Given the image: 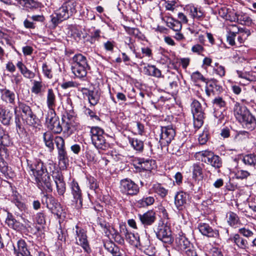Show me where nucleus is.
<instances>
[{
  "instance_id": "nucleus-1",
  "label": "nucleus",
  "mask_w": 256,
  "mask_h": 256,
  "mask_svg": "<svg viewBox=\"0 0 256 256\" xmlns=\"http://www.w3.org/2000/svg\"><path fill=\"white\" fill-rule=\"evenodd\" d=\"M30 175L33 176L35 183L42 192H52L51 180L44 164L40 160H36L28 165Z\"/></svg>"
},
{
  "instance_id": "nucleus-2",
  "label": "nucleus",
  "mask_w": 256,
  "mask_h": 256,
  "mask_svg": "<svg viewBox=\"0 0 256 256\" xmlns=\"http://www.w3.org/2000/svg\"><path fill=\"white\" fill-rule=\"evenodd\" d=\"M44 141L46 146H47L50 152H52L54 149V144L53 140L58 150V158L60 162L66 164V160H68L67 153L65 150L64 140L62 138L56 136L54 138V136L50 132H47L43 134Z\"/></svg>"
},
{
  "instance_id": "nucleus-3",
  "label": "nucleus",
  "mask_w": 256,
  "mask_h": 256,
  "mask_svg": "<svg viewBox=\"0 0 256 256\" xmlns=\"http://www.w3.org/2000/svg\"><path fill=\"white\" fill-rule=\"evenodd\" d=\"M233 110L236 118L243 126L250 130L256 127V120L246 106L236 102Z\"/></svg>"
},
{
  "instance_id": "nucleus-4",
  "label": "nucleus",
  "mask_w": 256,
  "mask_h": 256,
  "mask_svg": "<svg viewBox=\"0 0 256 256\" xmlns=\"http://www.w3.org/2000/svg\"><path fill=\"white\" fill-rule=\"evenodd\" d=\"M90 134L92 144L96 148L106 150L108 148L103 129L98 126L92 127Z\"/></svg>"
},
{
  "instance_id": "nucleus-5",
  "label": "nucleus",
  "mask_w": 256,
  "mask_h": 256,
  "mask_svg": "<svg viewBox=\"0 0 256 256\" xmlns=\"http://www.w3.org/2000/svg\"><path fill=\"white\" fill-rule=\"evenodd\" d=\"M191 109L194 118V126L195 128H199L202 126L205 118L204 110L200 103L196 100L191 104Z\"/></svg>"
},
{
  "instance_id": "nucleus-6",
  "label": "nucleus",
  "mask_w": 256,
  "mask_h": 256,
  "mask_svg": "<svg viewBox=\"0 0 256 256\" xmlns=\"http://www.w3.org/2000/svg\"><path fill=\"white\" fill-rule=\"evenodd\" d=\"M76 4L74 0H68L56 10V13L63 21L66 20L76 12Z\"/></svg>"
},
{
  "instance_id": "nucleus-7",
  "label": "nucleus",
  "mask_w": 256,
  "mask_h": 256,
  "mask_svg": "<svg viewBox=\"0 0 256 256\" xmlns=\"http://www.w3.org/2000/svg\"><path fill=\"white\" fill-rule=\"evenodd\" d=\"M46 120V126L54 133L60 134L62 132V128L55 110L48 111Z\"/></svg>"
},
{
  "instance_id": "nucleus-8",
  "label": "nucleus",
  "mask_w": 256,
  "mask_h": 256,
  "mask_svg": "<svg viewBox=\"0 0 256 256\" xmlns=\"http://www.w3.org/2000/svg\"><path fill=\"white\" fill-rule=\"evenodd\" d=\"M202 158V160L210 165L216 169H219L222 166V160L218 155L209 150H204L198 153Z\"/></svg>"
},
{
  "instance_id": "nucleus-9",
  "label": "nucleus",
  "mask_w": 256,
  "mask_h": 256,
  "mask_svg": "<svg viewBox=\"0 0 256 256\" xmlns=\"http://www.w3.org/2000/svg\"><path fill=\"white\" fill-rule=\"evenodd\" d=\"M160 134L159 143L161 148L168 146L174 139L176 132L174 130L171 126H164L161 128Z\"/></svg>"
},
{
  "instance_id": "nucleus-10",
  "label": "nucleus",
  "mask_w": 256,
  "mask_h": 256,
  "mask_svg": "<svg viewBox=\"0 0 256 256\" xmlns=\"http://www.w3.org/2000/svg\"><path fill=\"white\" fill-rule=\"evenodd\" d=\"M18 108L26 116V122L28 124L36 126V124H38L39 120L32 112L30 106L22 102H18V107H16L14 108L15 112H16Z\"/></svg>"
},
{
  "instance_id": "nucleus-11",
  "label": "nucleus",
  "mask_w": 256,
  "mask_h": 256,
  "mask_svg": "<svg viewBox=\"0 0 256 256\" xmlns=\"http://www.w3.org/2000/svg\"><path fill=\"white\" fill-rule=\"evenodd\" d=\"M120 189L122 193L126 195H136L139 192L138 186L129 178L120 180Z\"/></svg>"
},
{
  "instance_id": "nucleus-12",
  "label": "nucleus",
  "mask_w": 256,
  "mask_h": 256,
  "mask_svg": "<svg viewBox=\"0 0 256 256\" xmlns=\"http://www.w3.org/2000/svg\"><path fill=\"white\" fill-rule=\"evenodd\" d=\"M156 233L157 238L164 243L170 244L174 241L170 228L166 225H159Z\"/></svg>"
},
{
  "instance_id": "nucleus-13",
  "label": "nucleus",
  "mask_w": 256,
  "mask_h": 256,
  "mask_svg": "<svg viewBox=\"0 0 256 256\" xmlns=\"http://www.w3.org/2000/svg\"><path fill=\"white\" fill-rule=\"evenodd\" d=\"M76 244L81 246L86 252H89L90 250L87 240L86 231L78 225L76 226Z\"/></svg>"
},
{
  "instance_id": "nucleus-14",
  "label": "nucleus",
  "mask_w": 256,
  "mask_h": 256,
  "mask_svg": "<svg viewBox=\"0 0 256 256\" xmlns=\"http://www.w3.org/2000/svg\"><path fill=\"white\" fill-rule=\"evenodd\" d=\"M212 104L214 110V116L218 118L220 122L221 123L222 120L224 118V116L222 111L216 110V109L217 108L224 109L226 106V102L222 98L216 96L212 100Z\"/></svg>"
},
{
  "instance_id": "nucleus-15",
  "label": "nucleus",
  "mask_w": 256,
  "mask_h": 256,
  "mask_svg": "<svg viewBox=\"0 0 256 256\" xmlns=\"http://www.w3.org/2000/svg\"><path fill=\"white\" fill-rule=\"evenodd\" d=\"M222 90V86L218 84L216 80H212L206 82L205 91L208 97L210 98L218 94Z\"/></svg>"
},
{
  "instance_id": "nucleus-16",
  "label": "nucleus",
  "mask_w": 256,
  "mask_h": 256,
  "mask_svg": "<svg viewBox=\"0 0 256 256\" xmlns=\"http://www.w3.org/2000/svg\"><path fill=\"white\" fill-rule=\"evenodd\" d=\"M200 232L204 236L212 238H218L219 236L218 231L212 229L208 224L206 223L200 224L198 227Z\"/></svg>"
},
{
  "instance_id": "nucleus-17",
  "label": "nucleus",
  "mask_w": 256,
  "mask_h": 256,
  "mask_svg": "<svg viewBox=\"0 0 256 256\" xmlns=\"http://www.w3.org/2000/svg\"><path fill=\"white\" fill-rule=\"evenodd\" d=\"M188 194L182 192L177 193L174 196V204L179 210H182L186 204L188 200Z\"/></svg>"
},
{
  "instance_id": "nucleus-18",
  "label": "nucleus",
  "mask_w": 256,
  "mask_h": 256,
  "mask_svg": "<svg viewBox=\"0 0 256 256\" xmlns=\"http://www.w3.org/2000/svg\"><path fill=\"white\" fill-rule=\"evenodd\" d=\"M0 98L6 103L13 104L15 101L14 93L7 89L5 86H2L0 88Z\"/></svg>"
},
{
  "instance_id": "nucleus-19",
  "label": "nucleus",
  "mask_w": 256,
  "mask_h": 256,
  "mask_svg": "<svg viewBox=\"0 0 256 256\" xmlns=\"http://www.w3.org/2000/svg\"><path fill=\"white\" fill-rule=\"evenodd\" d=\"M138 216L141 222L144 226L152 224L156 218L155 212L152 210L148 211L142 214H138Z\"/></svg>"
},
{
  "instance_id": "nucleus-20",
  "label": "nucleus",
  "mask_w": 256,
  "mask_h": 256,
  "mask_svg": "<svg viewBox=\"0 0 256 256\" xmlns=\"http://www.w3.org/2000/svg\"><path fill=\"white\" fill-rule=\"evenodd\" d=\"M176 242L182 250L186 249L192 246V244L186 237L185 234L182 232L176 236Z\"/></svg>"
},
{
  "instance_id": "nucleus-21",
  "label": "nucleus",
  "mask_w": 256,
  "mask_h": 256,
  "mask_svg": "<svg viewBox=\"0 0 256 256\" xmlns=\"http://www.w3.org/2000/svg\"><path fill=\"white\" fill-rule=\"evenodd\" d=\"M71 190L74 201L76 204L78 203L79 206H82V192L78 184L76 182H72L71 184Z\"/></svg>"
},
{
  "instance_id": "nucleus-22",
  "label": "nucleus",
  "mask_w": 256,
  "mask_h": 256,
  "mask_svg": "<svg viewBox=\"0 0 256 256\" xmlns=\"http://www.w3.org/2000/svg\"><path fill=\"white\" fill-rule=\"evenodd\" d=\"M56 102V96L54 90L48 88L46 94V104L49 109L48 111L54 110Z\"/></svg>"
},
{
  "instance_id": "nucleus-23",
  "label": "nucleus",
  "mask_w": 256,
  "mask_h": 256,
  "mask_svg": "<svg viewBox=\"0 0 256 256\" xmlns=\"http://www.w3.org/2000/svg\"><path fill=\"white\" fill-rule=\"evenodd\" d=\"M29 252L26 242L24 240H20L17 242V248L14 246V253L16 256H24Z\"/></svg>"
},
{
  "instance_id": "nucleus-24",
  "label": "nucleus",
  "mask_w": 256,
  "mask_h": 256,
  "mask_svg": "<svg viewBox=\"0 0 256 256\" xmlns=\"http://www.w3.org/2000/svg\"><path fill=\"white\" fill-rule=\"evenodd\" d=\"M232 21H237L238 22L243 25H250L252 20L251 18L246 14L242 12L238 14L235 13L234 16L230 20Z\"/></svg>"
},
{
  "instance_id": "nucleus-25",
  "label": "nucleus",
  "mask_w": 256,
  "mask_h": 256,
  "mask_svg": "<svg viewBox=\"0 0 256 256\" xmlns=\"http://www.w3.org/2000/svg\"><path fill=\"white\" fill-rule=\"evenodd\" d=\"M104 248L113 256H122L120 248L112 241H107L104 244Z\"/></svg>"
},
{
  "instance_id": "nucleus-26",
  "label": "nucleus",
  "mask_w": 256,
  "mask_h": 256,
  "mask_svg": "<svg viewBox=\"0 0 256 256\" xmlns=\"http://www.w3.org/2000/svg\"><path fill=\"white\" fill-rule=\"evenodd\" d=\"M71 69L72 73L78 78H82L86 76L88 70L90 69V66H72Z\"/></svg>"
},
{
  "instance_id": "nucleus-27",
  "label": "nucleus",
  "mask_w": 256,
  "mask_h": 256,
  "mask_svg": "<svg viewBox=\"0 0 256 256\" xmlns=\"http://www.w3.org/2000/svg\"><path fill=\"white\" fill-rule=\"evenodd\" d=\"M227 222L232 227L237 228L240 224V221L238 216L232 212H229L226 214Z\"/></svg>"
},
{
  "instance_id": "nucleus-28",
  "label": "nucleus",
  "mask_w": 256,
  "mask_h": 256,
  "mask_svg": "<svg viewBox=\"0 0 256 256\" xmlns=\"http://www.w3.org/2000/svg\"><path fill=\"white\" fill-rule=\"evenodd\" d=\"M229 240L236 244L240 248L246 249L248 248L247 240L240 237L238 234H235L232 237H230Z\"/></svg>"
},
{
  "instance_id": "nucleus-29",
  "label": "nucleus",
  "mask_w": 256,
  "mask_h": 256,
  "mask_svg": "<svg viewBox=\"0 0 256 256\" xmlns=\"http://www.w3.org/2000/svg\"><path fill=\"white\" fill-rule=\"evenodd\" d=\"M89 66L86 58L82 54H77L72 58V66Z\"/></svg>"
},
{
  "instance_id": "nucleus-30",
  "label": "nucleus",
  "mask_w": 256,
  "mask_h": 256,
  "mask_svg": "<svg viewBox=\"0 0 256 256\" xmlns=\"http://www.w3.org/2000/svg\"><path fill=\"white\" fill-rule=\"evenodd\" d=\"M10 140L8 134L0 128V148L3 150L6 148L10 144Z\"/></svg>"
},
{
  "instance_id": "nucleus-31",
  "label": "nucleus",
  "mask_w": 256,
  "mask_h": 256,
  "mask_svg": "<svg viewBox=\"0 0 256 256\" xmlns=\"http://www.w3.org/2000/svg\"><path fill=\"white\" fill-rule=\"evenodd\" d=\"M86 96H88L89 102L92 106L96 105L100 100L98 91L95 88L90 90Z\"/></svg>"
},
{
  "instance_id": "nucleus-32",
  "label": "nucleus",
  "mask_w": 256,
  "mask_h": 256,
  "mask_svg": "<svg viewBox=\"0 0 256 256\" xmlns=\"http://www.w3.org/2000/svg\"><path fill=\"white\" fill-rule=\"evenodd\" d=\"M12 117V112L0 107V120L4 124H9Z\"/></svg>"
},
{
  "instance_id": "nucleus-33",
  "label": "nucleus",
  "mask_w": 256,
  "mask_h": 256,
  "mask_svg": "<svg viewBox=\"0 0 256 256\" xmlns=\"http://www.w3.org/2000/svg\"><path fill=\"white\" fill-rule=\"evenodd\" d=\"M138 164L142 170L146 171H150L154 168V161L149 158L146 160L140 158L138 160Z\"/></svg>"
},
{
  "instance_id": "nucleus-34",
  "label": "nucleus",
  "mask_w": 256,
  "mask_h": 256,
  "mask_svg": "<svg viewBox=\"0 0 256 256\" xmlns=\"http://www.w3.org/2000/svg\"><path fill=\"white\" fill-rule=\"evenodd\" d=\"M190 14L194 18L200 20L204 16L203 12L200 8H198L193 6H189L188 8Z\"/></svg>"
},
{
  "instance_id": "nucleus-35",
  "label": "nucleus",
  "mask_w": 256,
  "mask_h": 256,
  "mask_svg": "<svg viewBox=\"0 0 256 256\" xmlns=\"http://www.w3.org/2000/svg\"><path fill=\"white\" fill-rule=\"evenodd\" d=\"M242 161L246 166L254 167L256 166V155L254 154H246L243 156Z\"/></svg>"
},
{
  "instance_id": "nucleus-36",
  "label": "nucleus",
  "mask_w": 256,
  "mask_h": 256,
  "mask_svg": "<svg viewBox=\"0 0 256 256\" xmlns=\"http://www.w3.org/2000/svg\"><path fill=\"white\" fill-rule=\"evenodd\" d=\"M62 120L64 124H65L64 128L67 131H68L71 126L74 125V117L70 114H66V115L63 116Z\"/></svg>"
},
{
  "instance_id": "nucleus-37",
  "label": "nucleus",
  "mask_w": 256,
  "mask_h": 256,
  "mask_svg": "<svg viewBox=\"0 0 256 256\" xmlns=\"http://www.w3.org/2000/svg\"><path fill=\"white\" fill-rule=\"evenodd\" d=\"M126 240L130 244L138 247V238H140L138 234H134L132 232H128L126 230L125 232Z\"/></svg>"
},
{
  "instance_id": "nucleus-38",
  "label": "nucleus",
  "mask_w": 256,
  "mask_h": 256,
  "mask_svg": "<svg viewBox=\"0 0 256 256\" xmlns=\"http://www.w3.org/2000/svg\"><path fill=\"white\" fill-rule=\"evenodd\" d=\"M129 142L136 151L142 152L144 149V142L142 140L134 138H129Z\"/></svg>"
},
{
  "instance_id": "nucleus-39",
  "label": "nucleus",
  "mask_w": 256,
  "mask_h": 256,
  "mask_svg": "<svg viewBox=\"0 0 256 256\" xmlns=\"http://www.w3.org/2000/svg\"><path fill=\"white\" fill-rule=\"evenodd\" d=\"M152 188L154 192L162 198H164L168 193V190L164 188L160 184H154Z\"/></svg>"
},
{
  "instance_id": "nucleus-40",
  "label": "nucleus",
  "mask_w": 256,
  "mask_h": 256,
  "mask_svg": "<svg viewBox=\"0 0 256 256\" xmlns=\"http://www.w3.org/2000/svg\"><path fill=\"white\" fill-rule=\"evenodd\" d=\"M144 69H146L148 75L150 76L158 78L162 77L161 71L154 65H148L147 68L145 67Z\"/></svg>"
},
{
  "instance_id": "nucleus-41",
  "label": "nucleus",
  "mask_w": 256,
  "mask_h": 256,
  "mask_svg": "<svg viewBox=\"0 0 256 256\" xmlns=\"http://www.w3.org/2000/svg\"><path fill=\"white\" fill-rule=\"evenodd\" d=\"M154 202V198L153 196H144L142 199L138 200L137 203L140 207H145L152 204Z\"/></svg>"
},
{
  "instance_id": "nucleus-42",
  "label": "nucleus",
  "mask_w": 256,
  "mask_h": 256,
  "mask_svg": "<svg viewBox=\"0 0 256 256\" xmlns=\"http://www.w3.org/2000/svg\"><path fill=\"white\" fill-rule=\"evenodd\" d=\"M166 26L172 30L178 32L182 28V24L180 22L174 19L167 21Z\"/></svg>"
},
{
  "instance_id": "nucleus-43",
  "label": "nucleus",
  "mask_w": 256,
  "mask_h": 256,
  "mask_svg": "<svg viewBox=\"0 0 256 256\" xmlns=\"http://www.w3.org/2000/svg\"><path fill=\"white\" fill-rule=\"evenodd\" d=\"M6 222L9 227L15 230H18L19 228H20V226H22V224L17 222L12 216H8L6 219Z\"/></svg>"
},
{
  "instance_id": "nucleus-44",
  "label": "nucleus",
  "mask_w": 256,
  "mask_h": 256,
  "mask_svg": "<svg viewBox=\"0 0 256 256\" xmlns=\"http://www.w3.org/2000/svg\"><path fill=\"white\" fill-rule=\"evenodd\" d=\"M192 177L196 179L199 177H202V166L198 164H194L192 166Z\"/></svg>"
},
{
  "instance_id": "nucleus-45",
  "label": "nucleus",
  "mask_w": 256,
  "mask_h": 256,
  "mask_svg": "<svg viewBox=\"0 0 256 256\" xmlns=\"http://www.w3.org/2000/svg\"><path fill=\"white\" fill-rule=\"evenodd\" d=\"M150 244V240L146 237H142L141 238H138V246H140V249L142 251Z\"/></svg>"
},
{
  "instance_id": "nucleus-46",
  "label": "nucleus",
  "mask_w": 256,
  "mask_h": 256,
  "mask_svg": "<svg viewBox=\"0 0 256 256\" xmlns=\"http://www.w3.org/2000/svg\"><path fill=\"white\" fill-rule=\"evenodd\" d=\"M42 88V85L41 82L34 80L32 88V92L38 94L41 92Z\"/></svg>"
},
{
  "instance_id": "nucleus-47",
  "label": "nucleus",
  "mask_w": 256,
  "mask_h": 256,
  "mask_svg": "<svg viewBox=\"0 0 256 256\" xmlns=\"http://www.w3.org/2000/svg\"><path fill=\"white\" fill-rule=\"evenodd\" d=\"M56 184L58 194L60 196H63L66 192V184L64 181L57 182Z\"/></svg>"
},
{
  "instance_id": "nucleus-48",
  "label": "nucleus",
  "mask_w": 256,
  "mask_h": 256,
  "mask_svg": "<svg viewBox=\"0 0 256 256\" xmlns=\"http://www.w3.org/2000/svg\"><path fill=\"white\" fill-rule=\"evenodd\" d=\"M250 175V174L248 171L240 170H238L236 172V178L238 179L243 180V179L246 178Z\"/></svg>"
},
{
  "instance_id": "nucleus-49",
  "label": "nucleus",
  "mask_w": 256,
  "mask_h": 256,
  "mask_svg": "<svg viewBox=\"0 0 256 256\" xmlns=\"http://www.w3.org/2000/svg\"><path fill=\"white\" fill-rule=\"evenodd\" d=\"M172 80L170 82L169 86L168 87V88H166L168 90H176L178 87L177 81L178 80V78L177 76L174 75V76H172Z\"/></svg>"
},
{
  "instance_id": "nucleus-50",
  "label": "nucleus",
  "mask_w": 256,
  "mask_h": 256,
  "mask_svg": "<svg viewBox=\"0 0 256 256\" xmlns=\"http://www.w3.org/2000/svg\"><path fill=\"white\" fill-rule=\"evenodd\" d=\"M126 30L130 35H132L138 38H140V32L138 28L127 27L126 28Z\"/></svg>"
},
{
  "instance_id": "nucleus-51",
  "label": "nucleus",
  "mask_w": 256,
  "mask_h": 256,
  "mask_svg": "<svg viewBox=\"0 0 256 256\" xmlns=\"http://www.w3.org/2000/svg\"><path fill=\"white\" fill-rule=\"evenodd\" d=\"M42 68L44 76L48 78H51L52 77L51 68L46 64H43Z\"/></svg>"
},
{
  "instance_id": "nucleus-52",
  "label": "nucleus",
  "mask_w": 256,
  "mask_h": 256,
  "mask_svg": "<svg viewBox=\"0 0 256 256\" xmlns=\"http://www.w3.org/2000/svg\"><path fill=\"white\" fill-rule=\"evenodd\" d=\"M7 148L3 150L2 148H0V170H2L5 166V163L4 162L3 159L1 158L2 156H6L7 154Z\"/></svg>"
},
{
  "instance_id": "nucleus-53",
  "label": "nucleus",
  "mask_w": 256,
  "mask_h": 256,
  "mask_svg": "<svg viewBox=\"0 0 256 256\" xmlns=\"http://www.w3.org/2000/svg\"><path fill=\"white\" fill-rule=\"evenodd\" d=\"M238 232L246 238L251 237L254 235V233L252 230L245 228H240Z\"/></svg>"
},
{
  "instance_id": "nucleus-54",
  "label": "nucleus",
  "mask_w": 256,
  "mask_h": 256,
  "mask_svg": "<svg viewBox=\"0 0 256 256\" xmlns=\"http://www.w3.org/2000/svg\"><path fill=\"white\" fill-rule=\"evenodd\" d=\"M142 251L148 256H154L156 253L155 248L152 245H150Z\"/></svg>"
},
{
  "instance_id": "nucleus-55",
  "label": "nucleus",
  "mask_w": 256,
  "mask_h": 256,
  "mask_svg": "<svg viewBox=\"0 0 256 256\" xmlns=\"http://www.w3.org/2000/svg\"><path fill=\"white\" fill-rule=\"evenodd\" d=\"M62 21L63 20L58 16L56 12L51 16V22L54 27H56L58 24Z\"/></svg>"
},
{
  "instance_id": "nucleus-56",
  "label": "nucleus",
  "mask_w": 256,
  "mask_h": 256,
  "mask_svg": "<svg viewBox=\"0 0 256 256\" xmlns=\"http://www.w3.org/2000/svg\"><path fill=\"white\" fill-rule=\"evenodd\" d=\"M192 78L194 80H201L202 82H206V80L203 76L198 72H194L192 76Z\"/></svg>"
},
{
  "instance_id": "nucleus-57",
  "label": "nucleus",
  "mask_w": 256,
  "mask_h": 256,
  "mask_svg": "<svg viewBox=\"0 0 256 256\" xmlns=\"http://www.w3.org/2000/svg\"><path fill=\"white\" fill-rule=\"evenodd\" d=\"M176 2L174 0H168L166 2V8L167 10L173 11L176 8Z\"/></svg>"
},
{
  "instance_id": "nucleus-58",
  "label": "nucleus",
  "mask_w": 256,
  "mask_h": 256,
  "mask_svg": "<svg viewBox=\"0 0 256 256\" xmlns=\"http://www.w3.org/2000/svg\"><path fill=\"white\" fill-rule=\"evenodd\" d=\"M36 220L38 224H42L45 223V216L43 212L38 213L36 217Z\"/></svg>"
},
{
  "instance_id": "nucleus-59",
  "label": "nucleus",
  "mask_w": 256,
  "mask_h": 256,
  "mask_svg": "<svg viewBox=\"0 0 256 256\" xmlns=\"http://www.w3.org/2000/svg\"><path fill=\"white\" fill-rule=\"evenodd\" d=\"M48 200L50 202H54V200L52 196L49 197L47 194H44L42 199V203L44 204H46L48 208H50V206H49L48 202Z\"/></svg>"
},
{
  "instance_id": "nucleus-60",
  "label": "nucleus",
  "mask_w": 256,
  "mask_h": 256,
  "mask_svg": "<svg viewBox=\"0 0 256 256\" xmlns=\"http://www.w3.org/2000/svg\"><path fill=\"white\" fill-rule=\"evenodd\" d=\"M228 9L226 7H225V6L222 7L219 10V12H218L219 14L222 18H226V19H228Z\"/></svg>"
},
{
  "instance_id": "nucleus-61",
  "label": "nucleus",
  "mask_w": 256,
  "mask_h": 256,
  "mask_svg": "<svg viewBox=\"0 0 256 256\" xmlns=\"http://www.w3.org/2000/svg\"><path fill=\"white\" fill-rule=\"evenodd\" d=\"M214 70L216 72L217 74L220 76V77H222L225 76L226 71L224 66H218V68H214Z\"/></svg>"
},
{
  "instance_id": "nucleus-62",
  "label": "nucleus",
  "mask_w": 256,
  "mask_h": 256,
  "mask_svg": "<svg viewBox=\"0 0 256 256\" xmlns=\"http://www.w3.org/2000/svg\"><path fill=\"white\" fill-rule=\"evenodd\" d=\"M240 32L241 34V35L239 36L238 37V41L240 44L244 42V40L246 38V36H249L250 33V32L244 31V30L242 32L240 31Z\"/></svg>"
},
{
  "instance_id": "nucleus-63",
  "label": "nucleus",
  "mask_w": 256,
  "mask_h": 256,
  "mask_svg": "<svg viewBox=\"0 0 256 256\" xmlns=\"http://www.w3.org/2000/svg\"><path fill=\"white\" fill-rule=\"evenodd\" d=\"M78 84L72 81H68L62 84V87L64 89H66L69 88L78 87Z\"/></svg>"
},
{
  "instance_id": "nucleus-64",
  "label": "nucleus",
  "mask_w": 256,
  "mask_h": 256,
  "mask_svg": "<svg viewBox=\"0 0 256 256\" xmlns=\"http://www.w3.org/2000/svg\"><path fill=\"white\" fill-rule=\"evenodd\" d=\"M204 50V48L200 44H196L194 45L192 48V51L194 52L200 54Z\"/></svg>"
}]
</instances>
